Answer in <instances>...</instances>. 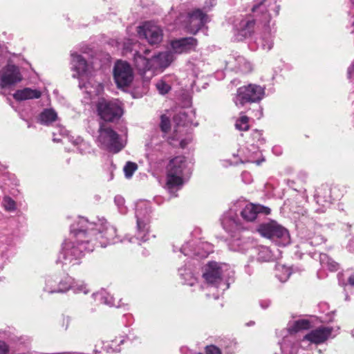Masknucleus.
Instances as JSON below:
<instances>
[{
  "label": "nucleus",
  "instance_id": "nucleus-46",
  "mask_svg": "<svg viewBox=\"0 0 354 354\" xmlns=\"http://www.w3.org/2000/svg\"><path fill=\"white\" fill-rule=\"evenodd\" d=\"M8 345L4 342L0 341V354H8Z\"/></svg>",
  "mask_w": 354,
  "mask_h": 354
},
{
  "label": "nucleus",
  "instance_id": "nucleus-8",
  "mask_svg": "<svg viewBox=\"0 0 354 354\" xmlns=\"http://www.w3.org/2000/svg\"><path fill=\"white\" fill-rule=\"evenodd\" d=\"M227 265L217 262H209L207 264L203 274L206 282L211 286L216 287L224 292L230 287V283L224 280V270Z\"/></svg>",
  "mask_w": 354,
  "mask_h": 354
},
{
  "label": "nucleus",
  "instance_id": "nucleus-3",
  "mask_svg": "<svg viewBox=\"0 0 354 354\" xmlns=\"http://www.w3.org/2000/svg\"><path fill=\"white\" fill-rule=\"evenodd\" d=\"M166 188L173 196L180 190L189 178L191 169L187 166L185 156H178L171 159L167 165Z\"/></svg>",
  "mask_w": 354,
  "mask_h": 354
},
{
  "label": "nucleus",
  "instance_id": "nucleus-28",
  "mask_svg": "<svg viewBox=\"0 0 354 354\" xmlns=\"http://www.w3.org/2000/svg\"><path fill=\"white\" fill-rule=\"evenodd\" d=\"M203 247H206L207 249L211 250V245L208 243H203ZM180 251L181 253H183L185 256H189L192 255V254L195 255H200L201 257H206L207 254L210 252V251L207 252L205 254H200L198 252L195 251L192 249V244L191 242H187L185 245H183L180 249Z\"/></svg>",
  "mask_w": 354,
  "mask_h": 354
},
{
  "label": "nucleus",
  "instance_id": "nucleus-41",
  "mask_svg": "<svg viewBox=\"0 0 354 354\" xmlns=\"http://www.w3.org/2000/svg\"><path fill=\"white\" fill-rule=\"evenodd\" d=\"M71 290H73L75 293L83 292L86 294L88 292V289L85 283L82 281H75V280Z\"/></svg>",
  "mask_w": 354,
  "mask_h": 354
},
{
  "label": "nucleus",
  "instance_id": "nucleus-15",
  "mask_svg": "<svg viewBox=\"0 0 354 354\" xmlns=\"http://www.w3.org/2000/svg\"><path fill=\"white\" fill-rule=\"evenodd\" d=\"M71 69L75 73L73 74V77L74 78H79L80 80V87L85 88L86 89L88 88L89 83H84L83 82V77L84 76L87 68L88 64L86 60L81 55L77 54V53H71ZM88 93H91L92 91L91 90H86Z\"/></svg>",
  "mask_w": 354,
  "mask_h": 354
},
{
  "label": "nucleus",
  "instance_id": "nucleus-50",
  "mask_svg": "<svg viewBox=\"0 0 354 354\" xmlns=\"http://www.w3.org/2000/svg\"><path fill=\"white\" fill-rule=\"evenodd\" d=\"M317 203H320L322 201L321 193L319 191H318L317 193Z\"/></svg>",
  "mask_w": 354,
  "mask_h": 354
},
{
  "label": "nucleus",
  "instance_id": "nucleus-49",
  "mask_svg": "<svg viewBox=\"0 0 354 354\" xmlns=\"http://www.w3.org/2000/svg\"><path fill=\"white\" fill-rule=\"evenodd\" d=\"M348 282L351 286H354V273L349 277Z\"/></svg>",
  "mask_w": 354,
  "mask_h": 354
},
{
  "label": "nucleus",
  "instance_id": "nucleus-12",
  "mask_svg": "<svg viewBox=\"0 0 354 354\" xmlns=\"http://www.w3.org/2000/svg\"><path fill=\"white\" fill-rule=\"evenodd\" d=\"M185 17L183 27L187 32L193 35H196L209 21L206 12L199 8L188 12Z\"/></svg>",
  "mask_w": 354,
  "mask_h": 354
},
{
  "label": "nucleus",
  "instance_id": "nucleus-47",
  "mask_svg": "<svg viewBox=\"0 0 354 354\" xmlns=\"http://www.w3.org/2000/svg\"><path fill=\"white\" fill-rule=\"evenodd\" d=\"M348 77L351 80H354V62L348 68Z\"/></svg>",
  "mask_w": 354,
  "mask_h": 354
},
{
  "label": "nucleus",
  "instance_id": "nucleus-9",
  "mask_svg": "<svg viewBox=\"0 0 354 354\" xmlns=\"http://www.w3.org/2000/svg\"><path fill=\"white\" fill-rule=\"evenodd\" d=\"M265 95V87L254 84L239 87L234 97V102L238 107H242L247 103L258 102Z\"/></svg>",
  "mask_w": 354,
  "mask_h": 354
},
{
  "label": "nucleus",
  "instance_id": "nucleus-22",
  "mask_svg": "<svg viewBox=\"0 0 354 354\" xmlns=\"http://www.w3.org/2000/svg\"><path fill=\"white\" fill-rule=\"evenodd\" d=\"M74 283V279L71 277L66 274L62 277H59V281L57 283V288L56 289L50 288V293H64L71 289L73 284Z\"/></svg>",
  "mask_w": 354,
  "mask_h": 354
},
{
  "label": "nucleus",
  "instance_id": "nucleus-1",
  "mask_svg": "<svg viewBox=\"0 0 354 354\" xmlns=\"http://www.w3.org/2000/svg\"><path fill=\"white\" fill-rule=\"evenodd\" d=\"M122 241L117 236L115 227L104 218L90 222L80 216L71 225V236L63 243L56 263L63 267L77 265L86 253L93 252L98 245L106 247Z\"/></svg>",
  "mask_w": 354,
  "mask_h": 354
},
{
  "label": "nucleus",
  "instance_id": "nucleus-57",
  "mask_svg": "<svg viewBox=\"0 0 354 354\" xmlns=\"http://www.w3.org/2000/svg\"><path fill=\"white\" fill-rule=\"evenodd\" d=\"M255 133L257 134L258 136H261L260 132L257 130L255 131Z\"/></svg>",
  "mask_w": 354,
  "mask_h": 354
},
{
  "label": "nucleus",
  "instance_id": "nucleus-31",
  "mask_svg": "<svg viewBox=\"0 0 354 354\" xmlns=\"http://www.w3.org/2000/svg\"><path fill=\"white\" fill-rule=\"evenodd\" d=\"M290 271L289 268L283 265H278L276 267V277L281 282L286 281L290 276Z\"/></svg>",
  "mask_w": 354,
  "mask_h": 354
},
{
  "label": "nucleus",
  "instance_id": "nucleus-7",
  "mask_svg": "<svg viewBox=\"0 0 354 354\" xmlns=\"http://www.w3.org/2000/svg\"><path fill=\"white\" fill-rule=\"evenodd\" d=\"M98 133L97 142L102 148L113 153H118L124 147L119 135L103 122L100 124Z\"/></svg>",
  "mask_w": 354,
  "mask_h": 354
},
{
  "label": "nucleus",
  "instance_id": "nucleus-32",
  "mask_svg": "<svg viewBox=\"0 0 354 354\" xmlns=\"http://www.w3.org/2000/svg\"><path fill=\"white\" fill-rule=\"evenodd\" d=\"M320 263L324 267L328 268L331 271H335L339 268L338 263L328 257L326 254H320Z\"/></svg>",
  "mask_w": 354,
  "mask_h": 354
},
{
  "label": "nucleus",
  "instance_id": "nucleus-54",
  "mask_svg": "<svg viewBox=\"0 0 354 354\" xmlns=\"http://www.w3.org/2000/svg\"><path fill=\"white\" fill-rule=\"evenodd\" d=\"M185 115H186V114H185V113H184V112H183V113H179V117H180V118H185Z\"/></svg>",
  "mask_w": 354,
  "mask_h": 354
},
{
  "label": "nucleus",
  "instance_id": "nucleus-2",
  "mask_svg": "<svg viewBox=\"0 0 354 354\" xmlns=\"http://www.w3.org/2000/svg\"><path fill=\"white\" fill-rule=\"evenodd\" d=\"M277 0H256L252 8L255 20L263 24L265 26L264 30L255 42L258 47L266 51L270 50L274 44L275 30H272L270 22L271 11L275 15L279 14V6L277 5Z\"/></svg>",
  "mask_w": 354,
  "mask_h": 354
},
{
  "label": "nucleus",
  "instance_id": "nucleus-40",
  "mask_svg": "<svg viewBox=\"0 0 354 354\" xmlns=\"http://www.w3.org/2000/svg\"><path fill=\"white\" fill-rule=\"evenodd\" d=\"M156 86L157 90L162 95L167 93L171 89V86L167 83L165 80L158 81L156 84Z\"/></svg>",
  "mask_w": 354,
  "mask_h": 354
},
{
  "label": "nucleus",
  "instance_id": "nucleus-61",
  "mask_svg": "<svg viewBox=\"0 0 354 354\" xmlns=\"http://www.w3.org/2000/svg\"><path fill=\"white\" fill-rule=\"evenodd\" d=\"M255 162H257V165H260L261 161L257 160V161H255Z\"/></svg>",
  "mask_w": 354,
  "mask_h": 354
},
{
  "label": "nucleus",
  "instance_id": "nucleus-20",
  "mask_svg": "<svg viewBox=\"0 0 354 354\" xmlns=\"http://www.w3.org/2000/svg\"><path fill=\"white\" fill-rule=\"evenodd\" d=\"M332 331V327H319L306 335L304 339L315 344H321L331 335Z\"/></svg>",
  "mask_w": 354,
  "mask_h": 354
},
{
  "label": "nucleus",
  "instance_id": "nucleus-37",
  "mask_svg": "<svg viewBox=\"0 0 354 354\" xmlns=\"http://www.w3.org/2000/svg\"><path fill=\"white\" fill-rule=\"evenodd\" d=\"M255 23L254 19L244 21L242 22V34L244 36L250 35L252 31Z\"/></svg>",
  "mask_w": 354,
  "mask_h": 354
},
{
  "label": "nucleus",
  "instance_id": "nucleus-29",
  "mask_svg": "<svg viewBox=\"0 0 354 354\" xmlns=\"http://www.w3.org/2000/svg\"><path fill=\"white\" fill-rule=\"evenodd\" d=\"M68 139L77 147V149L80 153L83 154L89 151V145L81 137H77L76 138H74L73 137H68Z\"/></svg>",
  "mask_w": 354,
  "mask_h": 354
},
{
  "label": "nucleus",
  "instance_id": "nucleus-18",
  "mask_svg": "<svg viewBox=\"0 0 354 354\" xmlns=\"http://www.w3.org/2000/svg\"><path fill=\"white\" fill-rule=\"evenodd\" d=\"M226 67L232 71L248 73L252 71V64L241 55L230 56L226 61Z\"/></svg>",
  "mask_w": 354,
  "mask_h": 354
},
{
  "label": "nucleus",
  "instance_id": "nucleus-48",
  "mask_svg": "<svg viewBox=\"0 0 354 354\" xmlns=\"http://www.w3.org/2000/svg\"><path fill=\"white\" fill-rule=\"evenodd\" d=\"M262 109L259 107V109L257 111V113L254 114V116L257 117V118L259 119L262 117Z\"/></svg>",
  "mask_w": 354,
  "mask_h": 354
},
{
  "label": "nucleus",
  "instance_id": "nucleus-58",
  "mask_svg": "<svg viewBox=\"0 0 354 354\" xmlns=\"http://www.w3.org/2000/svg\"><path fill=\"white\" fill-rule=\"evenodd\" d=\"M350 3L352 6H354V0H350Z\"/></svg>",
  "mask_w": 354,
  "mask_h": 354
},
{
  "label": "nucleus",
  "instance_id": "nucleus-16",
  "mask_svg": "<svg viewBox=\"0 0 354 354\" xmlns=\"http://www.w3.org/2000/svg\"><path fill=\"white\" fill-rule=\"evenodd\" d=\"M113 77L118 87L129 86L133 80V71L130 65L122 61H118L113 69Z\"/></svg>",
  "mask_w": 354,
  "mask_h": 354
},
{
  "label": "nucleus",
  "instance_id": "nucleus-14",
  "mask_svg": "<svg viewBox=\"0 0 354 354\" xmlns=\"http://www.w3.org/2000/svg\"><path fill=\"white\" fill-rule=\"evenodd\" d=\"M22 75L19 67L8 64L0 70V87L9 88L21 82Z\"/></svg>",
  "mask_w": 354,
  "mask_h": 354
},
{
  "label": "nucleus",
  "instance_id": "nucleus-63",
  "mask_svg": "<svg viewBox=\"0 0 354 354\" xmlns=\"http://www.w3.org/2000/svg\"><path fill=\"white\" fill-rule=\"evenodd\" d=\"M246 175H248V174L243 173V177H244V176H246Z\"/></svg>",
  "mask_w": 354,
  "mask_h": 354
},
{
  "label": "nucleus",
  "instance_id": "nucleus-10",
  "mask_svg": "<svg viewBox=\"0 0 354 354\" xmlns=\"http://www.w3.org/2000/svg\"><path fill=\"white\" fill-rule=\"evenodd\" d=\"M97 109L100 118L108 122L119 119L123 113L120 102L118 100L101 99L97 102Z\"/></svg>",
  "mask_w": 354,
  "mask_h": 354
},
{
  "label": "nucleus",
  "instance_id": "nucleus-5",
  "mask_svg": "<svg viewBox=\"0 0 354 354\" xmlns=\"http://www.w3.org/2000/svg\"><path fill=\"white\" fill-rule=\"evenodd\" d=\"M151 213L148 202L141 201L136 205V218L137 221V236L131 237L129 242L135 243L136 240L145 242L148 239L149 224Z\"/></svg>",
  "mask_w": 354,
  "mask_h": 354
},
{
  "label": "nucleus",
  "instance_id": "nucleus-11",
  "mask_svg": "<svg viewBox=\"0 0 354 354\" xmlns=\"http://www.w3.org/2000/svg\"><path fill=\"white\" fill-rule=\"evenodd\" d=\"M238 212H240L242 220L246 222L254 221L259 213L270 214V208L253 203H248L244 200H239L234 203Z\"/></svg>",
  "mask_w": 354,
  "mask_h": 354
},
{
  "label": "nucleus",
  "instance_id": "nucleus-23",
  "mask_svg": "<svg viewBox=\"0 0 354 354\" xmlns=\"http://www.w3.org/2000/svg\"><path fill=\"white\" fill-rule=\"evenodd\" d=\"M257 260L261 262L273 261L276 259L272 251L266 246H259L257 249Z\"/></svg>",
  "mask_w": 354,
  "mask_h": 354
},
{
  "label": "nucleus",
  "instance_id": "nucleus-44",
  "mask_svg": "<svg viewBox=\"0 0 354 354\" xmlns=\"http://www.w3.org/2000/svg\"><path fill=\"white\" fill-rule=\"evenodd\" d=\"M115 203L120 209L121 212L124 213V209H122V207L124 204V199L121 196H116L114 198Z\"/></svg>",
  "mask_w": 354,
  "mask_h": 354
},
{
  "label": "nucleus",
  "instance_id": "nucleus-17",
  "mask_svg": "<svg viewBox=\"0 0 354 354\" xmlns=\"http://www.w3.org/2000/svg\"><path fill=\"white\" fill-rule=\"evenodd\" d=\"M138 34L140 37L145 38L151 45L158 44L162 39V30L158 26L151 22H145L142 26H139Z\"/></svg>",
  "mask_w": 354,
  "mask_h": 354
},
{
  "label": "nucleus",
  "instance_id": "nucleus-53",
  "mask_svg": "<svg viewBox=\"0 0 354 354\" xmlns=\"http://www.w3.org/2000/svg\"><path fill=\"white\" fill-rule=\"evenodd\" d=\"M66 132H67V131H66V129H60V133H61L62 135H63V136H64V135L66 134Z\"/></svg>",
  "mask_w": 354,
  "mask_h": 354
},
{
  "label": "nucleus",
  "instance_id": "nucleus-45",
  "mask_svg": "<svg viewBox=\"0 0 354 354\" xmlns=\"http://www.w3.org/2000/svg\"><path fill=\"white\" fill-rule=\"evenodd\" d=\"M216 4V0H207L205 3L203 10L205 12H208Z\"/></svg>",
  "mask_w": 354,
  "mask_h": 354
},
{
  "label": "nucleus",
  "instance_id": "nucleus-25",
  "mask_svg": "<svg viewBox=\"0 0 354 354\" xmlns=\"http://www.w3.org/2000/svg\"><path fill=\"white\" fill-rule=\"evenodd\" d=\"M93 297L95 299L102 304H104L109 306H119L115 303L114 299L112 296H111L106 291L104 290H102L100 292H97L93 294Z\"/></svg>",
  "mask_w": 354,
  "mask_h": 354
},
{
  "label": "nucleus",
  "instance_id": "nucleus-34",
  "mask_svg": "<svg viewBox=\"0 0 354 354\" xmlns=\"http://www.w3.org/2000/svg\"><path fill=\"white\" fill-rule=\"evenodd\" d=\"M310 326V323L309 321L306 319H300L296 321L293 326L289 328L290 333H297L299 330L308 329Z\"/></svg>",
  "mask_w": 354,
  "mask_h": 354
},
{
  "label": "nucleus",
  "instance_id": "nucleus-13",
  "mask_svg": "<svg viewBox=\"0 0 354 354\" xmlns=\"http://www.w3.org/2000/svg\"><path fill=\"white\" fill-rule=\"evenodd\" d=\"M237 212L238 209L234 204L221 218V225L228 233L245 229V223L239 217Z\"/></svg>",
  "mask_w": 354,
  "mask_h": 354
},
{
  "label": "nucleus",
  "instance_id": "nucleus-19",
  "mask_svg": "<svg viewBox=\"0 0 354 354\" xmlns=\"http://www.w3.org/2000/svg\"><path fill=\"white\" fill-rule=\"evenodd\" d=\"M171 45L176 53H187L195 49L197 40L192 37H184L173 41Z\"/></svg>",
  "mask_w": 354,
  "mask_h": 354
},
{
  "label": "nucleus",
  "instance_id": "nucleus-51",
  "mask_svg": "<svg viewBox=\"0 0 354 354\" xmlns=\"http://www.w3.org/2000/svg\"><path fill=\"white\" fill-rule=\"evenodd\" d=\"M272 150H273V151H274V153H277L278 155H279V154H281V151H280V149H279V148H278V147H274Z\"/></svg>",
  "mask_w": 354,
  "mask_h": 354
},
{
  "label": "nucleus",
  "instance_id": "nucleus-36",
  "mask_svg": "<svg viewBox=\"0 0 354 354\" xmlns=\"http://www.w3.org/2000/svg\"><path fill=\"white\" fill-rule=\"evenodd\" d=\"M249 118L245 115H241L236 121L235 127L239 131H248L249 129Z\"/></svg>",
  "mask_w": 354,
  "mask_h": 354
},
{
  "label": "nucleus",
  "instance_id": "nucleus-43",
  "mask_svg": "<svg viewBox=\"0 0 354 354\" xmlns=\"http://www.w3.org/2000/svg\"><path fill=\"white\" fill-rule=\"evenodd\" d=\"M205 353L206 354H221V350L214 345L207 346Z\"/></svg>",
  "mask_w": 354,
  "mask_h": 354
},
{
  "label": "nucleus",
  "instance_id": "nucleus-64",
  "mask_svg": "<svg viewBox=\"0 0 354 354\" xmlns=\"http://www.w3.org/2000/svg\"><path fill=\"white\" fill-rule=\"evenodd\" d=\"M352 25L354 26V21H353Z\"/></svg>",
  "mask_w": 354,
  "mask_h": 354
},
{
  "label": "nucleus",
  "instance_id": "nucleus-56",
  "mask_svg": "<svg viewBox=\"0 0 354 354\" xmlns=\"http://www.w3.org/2000/svg\"><path fill=\"white\" fill-rule=\"evenodd\" d=\"M53 140H54L55 142H59V140H60V139H57V138H53Z\"/></svg>",
  "mask_w": 354,
  "mask_h": 354
},
{
  "label": "nucleus",
  "instance_id": "nucleus-33",
  "mask_svg": "<svg viewBox=\"0 0 354 354\" xmlns=\"http://www.w3.org/2000/svg\"><path fill=\"white\" fill-rule=\"evenodd\" d=\"M230 248L234 251L245 252L249 248L248 243L239 239H234L230 243Z\"/></svg>",
  "mask_w": 354,
  "mask_h": 354
},
{
  "label": "nucleus",
  "instance_id": "nucleus-55",
  "mask_svg": "<svg viewBox=\"0 0 354 354\" xmlns=\"http://www.w3.org/2000/svg\"><path fill=\"white\" fill-rule=\"evenodd\" d=\"M324 202L326 203V205H329L330 203V201L328 200L324 201ZM323 206H325V205H324Z\"/></svg>",
  "mask_w": 354,
  "mask_h": 354
},
{
  "label": "nucleus",
  "instance_id": "nucleus-35",
  "mask_svg": "<svg viewBox=\"0 0 354 354\" xmlns=\"http://www.w3.org/2000/svg\"><path fill=\"white\" fill-rule=\"evenodd\" d=\"M59 281V277L54 276H48L45 279V286L44 287V290L50 293V288L56 289L57 288V283Z\"/></svg>",
  "mask_w": 354,
  "mask_h": 354
},
{
  "label": "nucleus",
  "instance_id": "nucleus-52",
  "mask_svg": "<svg viewBox=\"0 0 354 354\" xmlns=\"http://www.w3.org/2000/svg\"><path fill=\"white\" fill-rule=\"evenodd\" d=\"M270 303L268 301L266 302V304H263V302L261 303V306L263 308H266L269 306Z\"/></svg>",
  "mask_w": 354,
  "mask_h": 354
},
{
  "label": "nucleus",
  "instance_id": "nucleus-24",
  "mask_svg": "<svg viewBox=\"0 0 354 354\" xmlns=\"http://www.w3.org/2000/svg\"><path fill=\"white\" fill-rule=\"evenodd\" d=\"M178 272L183 284L193 286L197 283L196 277L193 274L190 270L185 268H180L178 270Z\"/></svg>",
  "mask_w": 354,
  "mask_h": 354
},
{
  "label": "nucleus",
  "instance_id": "nucleus-39",
  "mask_svg": "<svg viewBox=\"0 0 354 354\" xmlns=\"http://www.w3.org/2000/svg\"><path fill=\"white\" fill-rule=\"evenodd\" d=\"M138 169L136 163L133 162H127L124 167V172L127 178H130L133 176L135 171Z\"/></svg>",
  "mask_w": 354,
  "mask_h": 354
},
{
  "label": "nucleus",
  "instance_id": "nucleus-4",
  "mask_svg": "<svg viewBox=\"0 0 354 354\" xmlns=\"http://www.w3.org/2000/svg\"><path fill=\"white\" fill-rule=\"evenodd\" d=\"M150 50L145 49L144 55L140 52L134 54V63L137 69L141 73L147 71H158L165 68L169 66L174 59L173 54L171 52L165 51L153 55L151 59L147 57Z\"/></svg>",
  "mask_w": 354,
  "mask_h": 354
},
{
  "label": "nucleus",
  "instance_id": "nucleus-26",
  "mask_svg": "<svg viewBox=\"0 0 354 354\" xmlns=\"http://www.w3.org/2000/svg\"><path fill=\"white\" fill-rule=\"evenodd\" d=\"M57 118V113L52 109H44L39 115V121L43 124H49Z\"/></svg>",
  "mask_w": 354,
  "mask_h": 354
},
{
  "label": "nucleus",
  "instance_id": "nucleus-59",
  "mask_svg": "<svg viewBox=\"0 0 354 354\" xmlns=\"http://www.w3.org/2000/svg\"><path fill=\"white\" fill-rule=\"evenodd\" d=\"M353 243L352 241H351V242H350L349 245H348L349 249L351 248V245H352V244H353Z\"/></svg>",
  "mask_w": 354,
  "mask_h": 354
},
{
  "label": "nucleus",
  "instance_id": "nucleus-60",
  "mask_svg": "<svg viewBox=\"0 0 354 354\" xmlns=\"http://www.w3.org/2000/svg\"><path fill=\"white\" fill-rule=\"evenodd\" d=\"M232 352H234V349L227 351V353H232Z\"/></svg>",
  "mask_w": 354,
  "mask_h": 354
},
{
  "label": "nucleus",
  "instance_id": "nucleus-21",
  "mask_svg": "<svg viewBox=\"0 0 354 354\" xmlns=\"http://www.w3.org/2000/svg\"><path fill=\"white\" fill-rule=\"evenodd\" d=\"M41 92L37 89L25 88L17 90L14 94L13 97L17 101H23L30 99H38L41 97Z\"/></svg>",
  "mask_w": 354,
  "mask_h": 354
},
{
  "label": "nucleus",
  "instance_id": "nucleus-42",
  "mask_svg": "<svg viewBox=\"0 0 354 354\" xmlns=\"http://www.w3.org/2000/svg\"><path fill=\"white\" fill-rule=\"evenodd\" d=\"M160 128L165 133L170 129L169 118L165 115H161Z\"/></svg>",
  "mask_w": 354,
  "mask_h": 354
},
{
  "label": "nucleus",
  "instance_id": "nucleus-30",
  "mask_svg": "<svg viewBox=\"0 0 354 354\" xmlns=\"http://www.w3.org/2000/svg\"><path fill=\"white\" fill-rule=\"evenodd\" d=\"M281 348L286 354H297L298 351V344L292 343L288 339H283Z\"/></svg>",
  "mask_w": 354,
  "mask_h": 354
},
{
  "label": "nucleus",
  "instance_id": "nucleus-38",
  "mask_svg": "<svg viewBox=\"0 0 354 354\" xmlns=\"http://www.w3.org/2000/svg\"><path fill=\"white\" fill-rule=\"evenodd\" d=\"M2 205L8 212H13L16 209V203L10 196H4L2 201Z\"/></svg>",
  "mask_w": 354,
  "mask_h": 354
},
{
  "label": "nucleus",
  "instance_id": "nucleus-27",
  "mask_svg": "<svg viewBox=\"0 0 354 354\" xmlns=\"http://www.w3.org/2000/svg\"><path fill=\"white\" fill-rule=\"evenodd\" d=\"M304 237L306 241L313 246H317L325 242L324 237L319 232L310 230Z\"/></svg>",
  "mask_w": 354,
  "mask_h": 354
},
{
  "label": "nucleus",
  "instance_id": "nucleus-6",
  "mask_svg": "<svg viewBox=\"0 0 354 354\" xmlns=\"http://www.w3.org/2000/svg\"><path fill=\"white\" fill-rule=\"evenodd\" d=\"M258 232L261 236L270 239L276 245L286 246L290 243V234L287 229L272 221L259 225Z\"/></svg>",
  "mask_w": 354,
  "mask_h": 354
},
{
  "label": "nucleus",
  "instance_id": "nucleus-62",
  "mask_svg": "<svg viewBox=\"0 0 354 354\" xmlns=\"http://www.w3.org/2000/svg\"><path fill=\"white\" fill-rule=\"evenodd\" d=\"M351 335H352V336H353V337H354V330H352V332H351Z\"/></svg>",
  "mask_w": 354,
  "mask_h": 354
}]
</instances>
